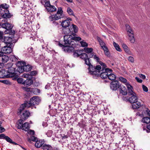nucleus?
Returning <instances> with one entry per match:
<instances>
[{"instance_id": "7c9ffc66", "label": "nucleus", "mask_w": 150, "mask_h": 150, "mask_svg": "<svg viewBox=\"0 0 150 150\" xmlns=\"http://www.w3.org/2000/svg\"><path fill=\"white\" fill-rule=\"evenodd\" d=\"M122 46L124 49L126 53L128 54H130V52L129 50V49L128 47L125 44H123L122 45Z\"/></svg>"}, {"instance_id": "37998d69", "label": "nucleus", "mask_w": 150, "mask_h": 150, "mask_svg": "<svg viewBox=\"0 0 150 150\" xmlns=\"http://www.w3.org/2000/svg\"><path fill=\"white\" fill-rule=\"evenodd\" d=\"M22 76L23 77L27 78V79H31V77L30 75H29L28 74H23Z\"/></svg>"}, {"instance_id": "6e6552de", "label": "nucleus", "mask_w": 150, "mask_h": 150, "mask_svg": "<svg viewBox=\"0 0 150 150\" xmlns=\"http://www.w3.org/2000/svg\"><path fill=\"white\" fill-rule=\"evenodd\" d=\"M78 31V28L75 25L72 24L70 26L69 28L67 29L66 31L65 29L64 30V33L65 34H68L70 33L71 35L75 36L76 35V33Z\"/></svg>"}, {"instance_id": "bf43d9fd", "label": "nucleus", "mask_w": 150, "mask_h": 150, "mask_svg": "<svg viewBox=\"0 0 150 150\" xmlns=\"http://www.w3.org/2000/svg\"><path fill=\"white\" fill-rule=\"evenodd\" d=\"M4 33L3 32L1 31L0 30V39L1 40H2L3 39V35Z\"/></svg>"}, {"instance_id": "4468645a", "label": "nucleus", "mask_w": 150, "mask_h": 150, "mask_svg": "<svg viewBox=\"0 0 150 150\" xmlns=\"http://www.w3.org/2000/svg\"><path fill=\"white\" fill-rule=\"evenodd\" d=\"M70 24V22L69 21V20L67 19L62 21L61 23V25L62 27L64 28L63 30V32H64V30L65 29V31H66L67 30L66 29L67 27H68Z\"/></svg>"}, {"instance_id": "7ed1b4c3", "label": "nucleus", "mask_w": 150, "mask_h": 150, "mask_svg": "<svg viewBox=\"0 0 150 150\" xmlns=\"http://www.w3.org/2000/svg\"><path fill=\"white\" fill-rule=\"evenodd\" d=\"M89 58L88 57L84 60L85 64L89 66L88 68L89 73L92 75L99 74V71L101 69V67L100 65H97L95 67L92 65L90 62Z\"/></svg>"}, {"instance_id": "1a4fd4ad", "label": "nucleus", "mask_w": 150, "mask_h": 150, "mask_svg": "<svg viewBox=\"0 0 150 150\" xmlns=\"http://www.w3.org/2000/svg\"><path fill=\"white\" fill-rule=\"evenodd\" d=\"M63 12L62 8H59L56 14L52 15L49 16L50 20L52 21L53 20L56 21L62 18L63 17Z\"/></svg>"}, {"instance_id": "ea45409f", "label": "nucleus", "mask_w": 150, "mask_h": 150, "mask_svg": "<svg viewBox=\"0 0 150 150\" xmlns=\"http://www.w3.org/2000/svg\"><path fill=\"white\" fill-rule=\"evenodd\" d=\"M38 73L37 71H33L30 72L29 75H30L31 77V79L33 78V76H35Z\"/></svg>"}, {"instance_id": "e433bc0d", "label": "nucleus", "mask_w": 150, "mask_h": 150, "mask_svg": "<svg viewBox=\"0 0 150 150\" xmlns=\"http://www.w3.org/2000/svg\"><path fill=\"white\" fill-rule=\"evenodd\" d=\"M80 58L83 59L84 60L88 57V56L86 53H83L80 56Z\"/></svg>"}, {"instance_id": "052dcab7", "label": "nucleus", "mask_w": 150, "mask_h": 150, "mask_svg": "<svg viewBox=\"0 0 150 150\" xmlns=\"http://www.w3.org/2000/svg\"><path fill=\"white\" fill-rule=\"evenodd\" d=\"M28 133L29 134L32 135L34 134H35V132L34 131L31 130H30L29 131Z\"/></svg>"}, {"instance_id": "2f4dec72", "label": "nucleus", "mask_w": 150, "mask_h": 150, "mask_svg": "<svg viewBox=\"0 0 150 150\" xmlns=\"http://www.w3.org/2000/svg\"><path fill=\"white\" fill-rule=\"evenodd\" d=\"M113 45L115 47V49L117 51L119 52H121L122 50L120 47L119 45L118 44L116 43L115 42H114L113 43Z\"/></svg>"}, {"instance_id": "a19ab883", "label": "nucleus", "mask_w": 150, "mask_h": 150, "mask_svg": "<svg viewBox=\"0 0 150 150\" xmlns=\"http://www.w3.org/2000/svg\"><path fill=\"white\" fill-rule=\"evenodd\" d=\"M37 140V137L33 136H31L30 137V138H29L28 139V140L29 141H31L33 142H36Z\"/></svg>"}, {"instance_id": "79ce46f5", "label": "nucleus", "mask_w": 150, "mask_h": 150, "mask_svg": "<svg viewBox=\"0 0 150 150\" xmlns=\"http://www.w3.org/2000/svg\"><path fill=\"white\" fill-rule=\"evenodd\" d=\"M13 64L12 63H8L6 64V68L8 70L10 68L12 67Z\"/></svg>"}, {"instance_id": "e2e57ef3", "label": "nucleus", "mask_w": 150, "mask_h": 150, "mask_svg": "<svg viewBox=\"0 0 150 150\" xmlns=\"http://www.w3.org/2000/svg\"><path fill=\"white\" fill-rule=\"evenodd\" d=\"M24 89L25 91H30V88H27L25 87L24 88Z\"/></svg>"}, {"instance_id": "20e7f679", "label": "nucleus", "mask_w": 150, "mask_h": 150, "mask_svg": "<svg viewBox=\"0 0 150 150\" xmlns=\"http://www.w3.org/2000/svg\"><path fill=\"white\" fill-rule=\"evenodd\" d=\"M100 64L102 67V69L99 71V74L98 75H94L95 76H98L100 75V77L103 79H105L108 78V74L110 73H112V70L110 69L106 68V64L102 62H100Z\"/></svg>"}, {"instance_id": "f8f14e48", "label": "nucleus", "mask_w": 150, "mask_h": 150, "mask_svg": "<svg viewBox=\"0 0 150 150\" xmlns=\"http://www.w3.org/2000/svg\"><path fill=\"white\" fill-rule=\"evenodd\" d=\"M121 85H120L119 82L117 81H112L110 84L111 89L113 90H116L120 88Z\"/></svg>"}, {"instance_id": "f704fd0d", "label": "nucleus", "mask_w": 150, "mask_h": 150, "mask_svg": "<svg viewBox=\"0 0 150 150\" xmlns=\"http://www.w3.org/2000/svg\"><path fill=\"white\" fill-rule=\"evenodd\" d=\"M125 27L126 28V30L127 31L128 34L130 33L132 31H133L131 29V28L130 26L128 24H126L125 25Z\"/></svg>"}, {"instance_id": "de8ad7c7", "label": "nucleus", "mask_w": 150, "mask_h": 150, "mask_svg": "<svg viewBox=\"0 0 150 150\" xmlns=\"http://www.w3.org/2000/svg\"><path fill=\"white\" fill-rule=\"evenodd\" d=\"M80 43L82 47H87L88 46V44L85 42L83 41H81Z\"/></svg>"}, {"instance_id": "69168bd1", "label": "nucleus", "mask_w": 150, "mask_h": 150, "mask_svg": "<svg viewBox=\"0 0 150 150\" xmlns=\"http://www.w3.org/2000/svg\"><path fill=\"white\" fill-rule=\"evenodd\" d=\"M8 37H5L4 38V42H6V43H8L9 42H7L6 40H8Z\"/></svg>"}, {"instance_id": "338daca9", "label": "nucleus", "mask_w": 150, "mask_h": 150, "mask_svg": "<svg viewBox=\"0 0 150 150\" xmlns=\"http://www.w3.org/2000/svg\"><path fill=\"white\" fill-rule=\"evenodd\" d=\"M4 54V53L3 52V51H0V57H2Z\"/></svg>"}, {"instance_id": "b1692460", "label": "nucleus", "mask_w": 150, "mask_h": 150, "mask_svg": "<svg viewBox=\"0 0 150 150\" xmlns=\"http://www.w3.org/2000/svg\"><path fill=\"white\" fill-rule=\"evenodd\" d=\"M35 142L36 143L35 144V146L36 147L38 148L42 147L43 143L42 141L40 140L39 141L37 140Z\"/></svg>"}, {"instance_id": "a878e982", "label": "nucleus", "mask_w": 150, "mask_h": 150, "mask_svg": "<svg viewBox=\"0 0 150 150\" xmlns=\"http://www.w3.org/2000/svg\"><path fill=\"white\" fill-rule=\"evenodd\" d=\"M30 128L29 124L28 122H26L24 123L23 125V127L22 129L27 131Z\"/></svg>"}, {"instance_id": "423d86ee", "label": "nucleus", "mask_w": 150, "mask_h": 150, "mask_svg": "<svg viewBox=\"0 0 150 150\" xmlns=\"http://www.w3.org/2000/svg\"><path fill=\"white\" fill-rule=\"evenodd\" d=\"M126 86L127 88L128 95L132 96L129 98V101L131 103H134L138 102V97L137 96L136 93L133 91L132 87L129 83H126Z\"/></svg>"}, {"instance_id": "13d9d810", "label": "nucleus", "mask_w": 150, "mask_h": 150, "mask_svg": "<svg viewBox=\"0 0 150 150\" xmlns=\"http://www.w3.org/2000/svg\"><path fill=\"white\" fill-rule=\"evenodd\" d=\"M6 137V136H5V135L3 134H0V139H5Z\"/></svg>"}, {"instance_id": "f03ea898", "label": "nucleus", "mask_w": 150, "mask_h": 150, "mask_svg": "<svg viewBox=\"0 0 150 150\" xmlns=\"http://www.w3.org/2000/svg\"><path fill=\"white\" fill-rule=\"evenodd\" d=\"M40 102V100L38 97L35 96L33 97L30 99L29 102H25L21 105L18 109V114L20 115L25 108L31 107L32 108H33V107L36 108V107L34 106L35 105H38Z\"/></svg>"}, {"instance_id": "4d7b16f0", "label": "nucleus", "mask_w": 150, "mask_h": 150, "mask_svg": "<svg viewBox=\"0 0 150 150\" xmlns=\"http://www.w3.org/2000/svg\"><path fill=\"white\" fill-rule=\"evenodd\" d=\"M139 76L142 79H144L146 78V76L145 75L142 74H139Z\"/></svg>"}, {"instance_id": "2eb2a0df", "label": "nucleus", "mask_w": 150, "mask_h": 150, "mask_svg": "<svg viewBox=\"0 0 150 150\" xmlns=\"http://www.w3.org/2000/svg\"><path fill=\"white\" fill-rule=\"evenodd\" d=\"M4 53L8 54L10 53L12 51V49L10 47L4 46L1 49Z\"/></svg>"}, {"instance_id": "4be33fe9", "label": "nucleus", "mask_w": 150, "mask_h": 150, "mask_svg": "<svg viewBox=\"0 0 150 150\" xmlns=\"http://www.w3.org/2000/svg\"><path fill=\"white\" fill-rule=\"evenodd\" d=\"M132 108L133 109L139 108L141 106V103L139 102H137L136 103H134L132 104Z\"/></svg>"}, {"instance_id": "39448f33", "label": "nucleus", "mask_w": 150, "mask_h": 150, "mask_svg": "<svg viewBox=\"0 0 150 150\" xmlns=\"http://www.w3.org/2000/svg\"><path fill=\"white\" fill-rule=\"evenodd\" d=\"M16 65L20 74L24 71H30L32 69V66L29 64L26 65L25 62L23 61H18L16 63Z\"/></svg>"}, {"instance_id": "c85d7f7f", "label": "nucleus", "mask_w": 150, "mask_h": 150, "mask_svg": "<svg viewBox=\"0 0 150 150\" xmlns=\"http://www.w3.org/2000/svg\"><path fill=\"white\" fill-rule=\"evenodd\" d=\"M2 62L3 64L7 62L9 58L7 55H3L1 57Z\"/></svg>"}, {"instance_id": "9b49d317", "label": "nucleus", "mask_w": 150, "mask_h": 150, "mask_svg": "<svg viewBox=\"0 0 150 150\" xmlns=\"http://www.w3.org/2000/svg\"><path fill=\"white\" fill-rule=\"evenodd\" d=\"M97 40L101 48L104 51L105 55L108 57H110V52L106 44L99 37L98 38Z\"/></svg>"}, {"instance_id": "8fccbe9b", "label": "nucleus", "mask_w": 150, "mask_h": 150, "mask_svg": "<svg viewBox=\"0 0 150 150\" xmlns=\"http://www.w3.org/2000/svg\"><path fill=\"white\" fill-rule=\"evenodd\" d=\"M76 51L79 56H80L83 53V51L81 50H77Z\"/></svg>"}, {"instance_id": "a18cd8bd", "label": "nucleus", "mask_w": 150, "mask_h": 150, "mask_svg": "<svg viewBox=\"0 0 150 150\" xmlns=\"http://www.w3.org/2000/svg\"><path fill=\"white\" fill-rule=\"evenodd\" d=\"M51 5L50 1H47L45 2L44 6L47 9V7H49Z\"/></svg>"}, {"instance_id": "72a5a7b5", "label": "nucleus", "mask_w": 150, "mask_h": 150, "mask_svg": "<svg viewBox=\"0 0 150 150\" xmlns=\"http://www.w3.org/2000/svg\"><path fill=\"white\" fill-rule=\"evenodd\" d=\"M17 78L16 79H17V81L18 83L25 84V81L23 80V78Z\"/></svg>"}, {"instance_id": "aec40b11", "label": "nucleus", "mask_w": 150, "mask_h": 150, "mask_svg": "<svg viewBox=\"0 0 150 150\" xmlns=\"http://www.w3.org/2000/svg\"><path fill=\"white\" fill-rule=\"evenodd\" d=\"M129 39L131 43H134L135 41V38L134 37V32L132 31L130 33H128Z\"/></svg>"}, {"instance_id": "ddd939ff", "label": "nucleus", "mask_w": 150, "mask_h": 150, "mask_svg": "<svg viewBox=\"0 0 150 150\" xmlns=\"http://www.w3.org/2000/svg\"><path fill=\"white\" fill-rule=\"evenodd\" d=\"M4 13H3V14H1V17L4 19H9L11 18L13 16V15L11 14L9 12L8 10H6V11H4Z\"/></svg>"}, {"instance_id": "c9c22d12", "label": "nucleus", "mask_w": 150, "mask_h": 150, "mask_svg": "<svg viewBox=\"0 0 150 150\" xmlns=\"http://www.w3.org/2000/svg\"><path fill=\"white\" fill-rule=\"evenodd\" d=\"M52 25L53 26L56 28H59L60 27V25L55 21H54L53 22Z\"/></svg>"}, {"instance_id": "dca6fc26", "label": "nucleus", "mask_w": 150, "mask_h": 150, "mask_svg": "<svg viewBox=\"0 0 150 150\" xmlns=\"http://www.w3.org/2000/svg\"><path fill=\"white\" fill-rule=\"evenodd\" d=\"M120 93H121L123 95H126L127 93L128 94L127 91L125 87L123 85H121L119 89Z\"/></svg>"}, {"instance_id": "774afa93", "label": "nucleus", "mask_w": 150, "mask_h": 150, "mask_svg": "<svg viewBox=\"0 0 150 150\" xmlns=\"http://www.w3.org/2000/svg\"><path fill=\"white\" fill-rule=\"evenodd\" d=\"M146 128L147 129L150 130V124L147 126Z\"/></svg>"}, {"instance_id": "6ab92c4d", "label": "nucleus", "mask_w": 150, "mask_h": 150, "mask_svg": "<svg viewBox=\"0 0 150 150\" xmlns=\"http://www.w3.org/2000/svg\"><path fill=\"white\" fill-rule=\"evenodd\" d=\"M85 51L87 53H88V56L89 57H91L93 56V54L91 53L93 51V49L92 48H88L85 47L84 48Z\"/></svg>"}, {"instance_id": "49530a36", "label": "nucleus", "mask_w": 150, "mask_h": 150, "mask_svg": "<svg viewBox=\"0 0 150 150\" xmlns=\"http://www.w3.org/2000/svg\"><path fill=\"white\" fill-rule=\"evenodd\" d=\"M128 59L129 61L133 63L134 62V58L132 56H129L128 57Z\"/></svg>"}, {"instance_id": "9d476101", "label": "nucleus", "mask_w": 150, "mask_h": 150, "mask_svg": "<svg viewBox=\"0 0 150 150\" xmlns=\"http://www.w3.org/2000/svg\"><path fill=\"white\" fill-rule=\"evenodd\" d=\"M1 27L3 28H4L6 30L4 32L6 34H9L11 35L14 33V30H11L13 26L11 24L7 22L2 24Z\"/></svg>"}, {"instance_id": "c03bdc74", "label": "nucleus", "mask_w": 150, "mask_h": 150, "mask_svg": "<svg viewBox=\"0 0 150 150\" xmlns=\"http://www.w3.org/2000/svg\"><path fill=\"white\" fill-rule=\"evenodd\" d=\"M93 57L95 60L97 62H99L100 63V62H101V61H100V58L98 57L96 55H93Z\"/></svg>"}, {"instance_id": "f257e3e1", "label": "nucleus", "mask_w": 150, "mask_h": 150, "mask_svg": "<svg viewBox=\"0 0 150 150\" xmlns=\"http://www.w3.org/2000/svg\"><path fill=\"white\" fill-rule=\"evenodd\" d=\"M65 35L64 37V41L62 43L59 42V45L62 47L63 50L68 53L71 52L74 50L76 46V44L74 41H76L81 40V38L79 37L72 36L71 35Z\"/></svg>"}, {"instance_id": "3c124183", "label": "nucleus", "mask_w": 150, "mask_h": 150, "mask_svg": "<svg viewBox=\"0 0 150 150\" xmlns=\"http://www.w3.org/2000/svg\"><path fill=\"white\" fill-rule=\"evenodd\" d=\"M142 88L143 91L145 92H147L148 91V88L144 85H142Z\"/></svg>"}, {"instance_id": "0eeeda50", "label": "nucleus", "mask_w": 150, "mask_h": 150, "mask_svg": "<svg viewBox=\"0 0 150 150\" xmlns=\"http://www.w3.org/2000/svg\"><path fill=\"white\" fill-rule=\"evenodd\" d=\"M8 75V77H13L14 80L16 79L20 75L19 71H18L17 67L15 69L13 67L10 68L8 70H6Z\"/></svg>"}, {"instance_id": "f3484780", "label": "nucleus", "mask_w": 150, "mask_h": 150, "mask_svg": "<svg viewBox=\"0 0 150 150\" xmlns=\"http://www.w3.org/2000/svg\"><path fill=\"white\" fill-rule=\"evenodd\" d=\"M7 72L4 69H2L0 71V78H6L8 77Z\"/></svg>"}, {"instance_id": "680f3d73", "label": "nucleus", "mask_w": 150, "mask_h": 150, "mask_svg": "<svg viewBox=\"0 0 150 150\" xmlns=\"http://www.w3.org/2000/svg\"><path fill=\"white\" fill-rule=\"evenodd\" d=\"M146 112L148 115L150 116V111L148 109H147L146 110Z\"/></svg>"}, {"instance_id": "6e6d98bb", "label": "nucleus", "mask_w": 150, "mask_h": 150, "mask_svg": "<svg viewBox=\"0 0 150 150\" xmlns=\"http://www.w3.org/2000/svg\"><path fill=\"white\" fill-rule=\"evenodd\" d=\"M0 82H2V83L6 84H7L8 82L9 81L6 80H0Z\"/></svg>"}, {"instance_id": "5fc2aeb1", "label": "nucleus", "mask_w": 150, "mask_h": 150, "mask_svg": "<svg viewBox=\"0 0 150 150\" xmlns=\"http://www.w3.org/2000/svg\"><path fill=\"white\" fill-rule=\"evenodd\" d=\"M135 79L138 82L141 83L142 82V80L139 78L136 77Z\"/></svg>"}, {"instance_id": "864d4df0", "label": "nucleus", "mask_w": 150, "mask_h": 150, "mask_svg": "<svg viewBox=\"0 0 150 150\" xmlns=\"http://www.w3.org/2000/svg\"><path fill=\"white\" fill-rule=\"evenodd\" d=\"M73 56L75 57H79V56L77 54V52H76V50L73 52Z\"/></svg>"}, {"instance_id": "4c0bfd02", "label": "nucleus", "mask_w": 150, "mask_h": 150, "mask_svg": "<svg viewBox=\"0 0 150 150\" xmlns=\"http://www.w3.org/2000/svg\"><path fill=\"white\" fill-rule=\"evenodd\" d=\"M119 81H121L123 83H125V84L126 85V83H129L128 82H127V79H126L124 78L123 77H120L119 78Z\"/></svg>"}, {"instance_id": "412c9836", "label": "nucleus", "mask_w": 150, "mask_h": 150, "mask_svg": "<svg viewBox=\"0 0 150 150\" xmlns=\"http://www.w3.org/2000/svg\"><path fill=\"white\" fill-rule=\"evenodd\" d=\"M42 148L44 150H51L52 149V147L50 145L43 143Z\"/></svg>"}, {"instance_id": "473e14b6", "label": "nucleus", "mask_w": 150, "mask_h": 150, "mask_svg": "<svg viewBox=\"0 0 150 150\" xmlns=\"http://www.w3.org/2000/svg\"><path fill=\"white\" fill-rule=\"evenodd\" d=\"M142 121L146 124L149 123H150V117H144L142 119Z\"/></svg>"}, {"instance_id": "58836bf2", "label": "nucleus", "mask_w": 150, "mask_h": 150, "mask_svg": "<svg viewBox=\"0 0 150 150\" xmlns=\"http://www.w3.org/2000/svg\"><path fill=\"white\" fill-rule=\"evenodd\" d=\"M67 11L68 13L70 15L74 16L73 11L71 9L70 7L67 8Z\"/></svg>"}, {"instance_id": "393cba45", "label": "nucleus", "mask_w": 150, "mask_h": 150, "mask_svg": "<svg viewBox=\"0 0 150 150\" xmlns=\"http://www.w3.org/2000/svg\"><path fill=\"white\" fill-rule=\"evenodd\" d=\"M23 121L22 120H18L17 123V127L18 129H22Z\"/></svg>"}, {"instance_id": "09e8293b", "label": "nucleus", "mask_w": 150, "mask_h": 150, "mask_svg": "<svg viewBox=\"0 0 150 150\" xmlns=\"http://www.w3.org/2000/svg\"><path fill=\"white\" fill-rule=\"evenodd\" d=\"M5 139L6 140L7 142H8L10 143H11L12 142V139L11 138H10L9 137H8V136H6V137L5 138Z\"/></svg>"}, {"instance_id": "5701e85b", "label": "nucleus", "mask_w": 150, "mask_h": 150, "mask_svg": "<svg viewBox=\"0 0 150 150\" xmlns=\"http://www.w3.org/2000/svg\"><path fill=\"white\" fill-rule=\"evenodd\" d=\"M47 10L49 12H52L56 11L57 8L54 6L51 5L49 7H47Z\"/></svg>"}, {"instance_id": "cd10ccee", "label": "nucleus", "mask_w": 150, "mask_h": 150, "mask_svg": "<svg viewBox=\"0 0 150 150\" xmlns=\"http://www.w3.org/2000/svg\"><path fill=\"white\" fill-rule=\"evenodd\" d=\"M25 84L30 86L33 84V81L32 79H27L25 81Z\"/></svg>"}, {"instance_id": "bb28decb", "label": "nucleus", "mask_w": 150, "mask_h": 150, "mask_svg": "<svg viewBox=\"0 0 150 150\" xmlns=\"http://www.w3.org/2000/svg\"><path fill=\"white\" fill-rule=\"evenodd\" d=\"M116 76L115 74L110 73L108 75V78L110 80H113L116 79Z\"/></svg>"}, {"instance_id": "603ef678", "label": "nucleus", "mask_w": 150, "mask_h": 150, "mask_svg": "<svg viewBox=\"0 0 150 150\" xmlns=\"http://www.w3.org/2000/svg\"><path fill=\"white\" fill-rule=\"evenodd\" d=\"M11 58L12 59V61H16V60H18L17 58L16 57V56L14 55H12L11 56Z\"/></svg>"}, {"instance_id": "0e129e2a", "label": "nucleus", "mask_w": 150, "mask_h": 150, "mask_svg": "<svg viewBox=\"0 0 150 150\" xmlns=\"http://www.w3.org/2000/svg\"><path fill=\"white\" fill-rule=\"evenodd\" d=\"M5 131V129L4 128L2 127H0V132L1 133L4 132Z\"/></svg>"}, {"instance_id": "c756f323", "label": "nucleus", "mask_w": 150, "mask_h": 150, "mask_svg": "<svg viewBox=\"0 0 150 150\" xmlns=\"http://www.w3.org/2000/svg\"><path fill=\"white\" fill-rule=\"evenodd\" d=\"M1 4L2 9H4L3 10L4 12V11H5L6 10H8V9L9 7V5L6 3H4Z\"/></svg>"}, {"instance_id": "a211bd4d", "label": "nucleus", "mask_w": 150, "mask_h": 150, "mask_svg": "<svg viewBox=\"0 0 150 150\" xmlns=\"http://www.w3.org/2000/svg\"><path fill=\"white\" fill-rule=\"evenodd\" d=\"M30 115V113L28 110H25L21 115L22 118L24 120L27 119Z\"/></svg>"}]
</instances>
